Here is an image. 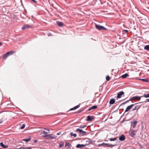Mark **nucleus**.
<instances>
[{
	"label": "nucleus",
	"mask_w": 149,
	"mask_h": 149,
	"mask_svg": "<svg viewBox=\"0 0 149 149\" xmlns=\"http://www.w3.org/2000/svg\"><path fill=\"white\" fill-rule=\"evenodd\" d=\"M117 138L116 137L114 138H111L109 140L111 141H116L117 140Z\"/></svg>",
	"instance_id": "30"
},
{
	"label": "nucleus",
	"mask_w": 149,
	"mask_h": 149,
	"mask_svg": "<svg viewBox=\"0 0 149 149\" xmlns=\"http://www.w3.org/2000/svg\"><path fill=\"white\" fill-rule=\"evenodd\" d=\"M59 147L60 148H61L63 147L64 145V143L62 142H60L59 143Z\"/></svg>",
	"instance_id": "27"
},
{
	"label": "nucleus",
	"mask_w": 149,
	"mask_h": 149,
	"mask_svg": "<svg viewBox=\"0 0 149 149\" xmlns=\"http://www.w3.org/2000/svg\"><path fill=\"white\" fill-rule=\"evenodd\" d=\"M149 102V99H146V100L145 101H144V102H139L138 103H143V102Z\"/></svg>",
	"instance_id": "34"
},
{
	"label": "nucleus",
	"mask_w": 149,
	"mask_h": 149,
	"mask_svg": "<svg viewBox=\"0 0 149 149\" xmlns=\"http://www.w3.org/2000/svg\"><path fill=\"white\" fill-rule=\"evenodd\" d=\"M94 119V116H91L90 115L87 116V121H91L92 120Z\"/></svg>",
	"instance_id": "7"
},
{
	"label": "nucleus",
	"mask_w": 149,
	"mask_h": 149,
	"mask_svg": "<svg viewBox=\"0 0 149 149\" xmlns=\"http://www.w3.org/2000/svg\"><path fill=\"white\" fill-rule=\"evenodd\" d=\"M9 56V55L8 54V53L7 52L3 55L2 57V59L4 60H6L7 58Z\"/></svg>",
	"instance_id": "12"
},
{
	"label": "nucleus",
	"mask_w": 149,
	"mask_h": 149,
	"mask_svg": "<svg viewBox=\"0 0 149 149\" xmlns=\"http://www.w3.org/2000/svg\"><path fill=\"white\" fill-rule=\"evenodd\" d=\"M136 104L137 103L135 104H132L127 107L125 111V112H128L133 107L135 104Z\"/></svg>",
	"instance_id": "5"
},
{
	"label": "nucleus",
	"mask_w": 149,
	"mask_h": 149,
	"mask_svg": "<svg viewBox=\"0 0 149 149\" xmlns=\"http://www.w3.org/2000/svg\"><path fill=\"white\" fill-rule=\"evenodd\" d=\"M48 36H52V35L51 33H49L48 34Z\"/></svg>",
	"instance_id": "40"
},
{
	"label": "nucleus",
	"mask_w": 149,
	"mask_h": 149,
	"mask_svg": "<svg viewBox=\"0 0 149 149\" xmlns=\"http://www.w3.org/2000/svg\"><path fill=\"white\" fill-rule=\"evenodd\" d=\"M136 131L135 130L130 129L129 132V135L131 137L134 138L136 135Z\"/></svg>",
	"instance_id": "2"
},
{
	"label": "nucleus",
	"mask_w": 149,
	"mask_h": 149,
	"mask_svg": "<svg viewBox=\"0 0 149 149\" xmlns=\"http://www.w3.org/2000/svg\"><path fill=\"white\" fill-rule=\"evenodd\" d=\"M31 147H21L17 149H31Z\"/></svg>",
	"instance_id": "23"
},
{
	"label": "nucleus",
	"mask_w": 149,
	"mask_h": 149,
	"mask_svg": "<svg viewBox=\"0 0 149 149\" xmlns=\"http://www.w3.org/2000/svg\"><path fill=\"white\" fill-rule=\"evenodd\" d=\"M45 130H47L48 131H49V130L48 129H46V128H45Z\"/></svg>",
	"instance_id": "46"
},
{
	"label": "nucleus",
	"mask_w": 149,
	"mask_h": 149,
	"mask_svg": "<svg viewBox=\"0 0 149 149\" xmlns=\"http://www.w3.org/2000/svg\"><path fill=\"white\" fill-rule=\"evenodd\" d=\"M97 108V106L94 105L93 106L91 107L90 108H89L88 109V110L89 111H91L92 109H96Z\"/></svg>",
	"instance_id": "15"
},
{
	"label": "nucleus",
	"mask_w": 149,
	"mask_h": 149,
	"mask_svg": "<svg viewBox=\"0 0 149 149\" xmlns=\"http://www.w3.org/2000/svg\"><path fill=\"white\" fill-rule=\"evenodd\" d=\"M128 76V74L127 73H125L121 77H122L124 79L127 77V76Z\"/></svg>",
	"instance_id": "26"
},
{
	"label": "nucleus",
	"mask_w": 149,
	"mask_h": 149,
	"mask_svg": "<svg viewBox=\"0 0 149 149\" xmlns=\"http://www.w3.org/2000/svg\"><path fill=\"white\" fill-rule=\"evenodd\" d=\"M104 143H103L101 144H98V146L99 147L101 146H102L103 145H104Z\"/></svg>",
	"instance_id": "39"
},
{
	"label": "nucleus",
	"mask_w": 149,
	"mask_h": 149,
	"mask_svg": "<svg viewBox=\"0 0 149 149\" xmlns=\"http://www.w3.org/2000/svg\"><path fill=\"white\" fill-rule=\"evenodd\" d=\"M49 132H45V131H43L42 132V134H47Z\"/></svg>",
	"instance_id": "37"
},
{
	"label": "nucleus",
	"mask_w": 149,
	"mask_h": 149,
	"mask_svg": "<svg viewBox=\"0 0 149 149\" xmlns=\"http://www.w3.org/2000/svg\"><path fill=\"white\" fill-rule=\"evenodd\" d=\"M115 99H111L109 101V104H113L115 103Z\"/></svg>",
	"instance_id": "18"
},
{
	"label": "nucleus",
	"mask_w": 149,
	"mask_h": 149,
	"mask_svg": "<svg viewBox=\"0 0 149 149\" xmlns=\"http://www.w3.org/2000/svg\"><path fill=\"white\" fill-rule=\"evenodd\" d=\"M30 139H31V137H29L28 139H22V141H25L26 142H27L29 141L30 140Z\"/></svg>",
	"instance_id": "21"
},
{
	"label": "nucleus",
	"mask_w": 149,
	"mask_h": 149,
	"mask_svg": "<svg viewBox=\"0 0 149 149\" xmlns=\"http://www.w3.org/2000/svg\"><path fill=\"white\" fill-rule=\"evenodd\" d=\"M70 135L71 136H73L74 137L77 136V134L75 133L73 134V132H71L70 133Z\"/></svg>",
	"instance_id": "28"
},
{
	"label": "nucleus",
	"mask_w": 149,
	"mask_h": 149,
	"mask_svg": "<svg viewBox=\"0 0 149 149\" xmlns=\"http://www.w3.org/2000/svg\"><path fill=\"white\" fill-rule=\"evenodd\" d=\"M86 125H81L80 126V128L81 129L84 128L85 127H86Z\"/></svg>",
	"instance_id": "32"
},
{
	"label": "nucleus",
	"mask_w": 149,
	"mask_h": 149,
	"mask_svg": "<svg viewBox=\"0 0 149 149\" xmlns=\"http://www.w3.org/2000/svg\"><path fill=\"white\" fill-rule=\"evenodd\" d=\"M140 107V106L139 105H138L136 106L134 109H132V111H134L135 110H138Z\"/></svg>",
	"instance_id": "20"
},
{
	"label": "nucleus",
	"mask_w": 149,
	"mask_h": 149,
	"mask_svg": "<svg viewBox=\"0 0 149 149\" xmlns=\"http://www.w3.org/2000/svg\"><path fill=\"white\" fill-rule=\"evenodd\" d=\"M2 44L1 42H0V46L2 45Z\"/></svg>",
	"instance_id": "45"
},
{
	"label": "nucleus",
	"mask_w": 149,
	"mask_h": 149,
	"mask_svg": "<svg viewBox=\"0 0 149 149\" xmlns=\"http://www.w3.org/2000/svg\"><path fill=\"white\" fill-rule=\"evenodd\" d=\"M95 26L96 29L98 30H107V29L103 26L98 25L95 23Z\"/></svg>",
	"instance_id": "1"
},
{
	"label": "nucleus",
	"mask_w": 149,
	"mask_h": 149,
	"mask_svg": "<svg viewBox=\"0 0 149 149\" xmlns=\"http://www.w3.org/2000/svg\"><path fill=\"white\" fill-rule=\"evenodd\" d=\"M106 79L107 81H109L110 79V77L109 75H107L106 76Z\"/></svg>",
	"instance_id": "33"
},
{
	"label": "nucleus",
	"mask_w": 149,
	"mask_h": 149,
	"mask_svg": "<svg viewBox=\"0 0 149 149\" xmlns=\"http://www.w3.org/2000/svg\"><path fill=\"white\" fill-rule=\"evenodd\" d=\"M143 96L146 98L149 97V94H144Z\"/></svg>",
	"instance_id": "31"
},
{
	"label": "nucleus",
	"mask_w": 149,
	"mask_h": 149,
	"mask_svg": "<svg viewBox=\"0 0 149 149\" xmlns=\"http://www.w3.org/2000/svg\"><path fill=\"white\" fill-rule=\"evenodd\" d=\"M43 137L46 138L47 137V138L48 139H54L56 138V136H51V134H48V135H43L42 136Z\"/></svg>",
	"instance_id": "4"
},
{
	"label": "nucleus",
	"mask_w": 149,
	"mask_h": 149,
	"mask_svg": "<svg viewBox=\"0 0 149 149\" xmlns=\"http://www.w3.org/2000/svg\"><path fill=\"white\" fill-rule=\"evenodd\" d=\"M97 93H95V95H96Z\"/></svg>",
	"instance_id": "47"
},
{
	"label": "nucleus",
	"mask_w": 149,
	"mask_h": 149,
	"mask_svg": "<svg viewBox=\"0 0 149 149\" xmlns=\"http://www.w3.org/2000/svg\"><path fill=\"white\" fill-rule=\"evenodd\" d=\"M37 141H37L36 140H35L33 141V142L34 143H36V142H37Z\"/></svg>",
	"instance_id": "43"
},
{
	"label": "nucleus",
	"mask_w": 149,
	"mask_h": 149,
	"mask_svg": "<svg viewBox=\"0 0 149 149\" xmlns=\"http://www.w3.org/2000/svg\"><path fill=\"white\" fill-rule=\"evenodd\" d=\"M70 146L71 144H70L69 143H65V146L67 148H68L70 147Z\"/></svg>",
	"instance_id": "25"
},
{
	"label": "nucleus",
	"mask_w": 149,
	"mask_h": 149,
	"mask_svg": "<svg viewBox=\"0 0 149 149\" xmlns=\"http://www.w3.org/2000/svg\"><path fill=\"white\" fill-rule=\"evenodd\" d=\"M88 142L89 143L92 142V141L91 139H89V140L88 141Z\"/></svg>",
	"instance_id": "42"
},
{
	"label": "nucleus",
	"mask_w": 149,
	"mask_h": 149,
	"mask_svg": "<svg viewBox=\"0 0 149 149\" xmlns=\"http://www.w3.org/2000/svg\"><path fill=\"white\" fill-rule=\"evenodd\" d=\"M86 146V145H84L83 144H78L76 145V147L77 148H81L85 147Z\"/></svg>",
	"instance_id": "11"
},
{
	"label": "nucleus",
	"mask_w": 149,
	"mask_h": 149,
	"mask_svg": "<svg viewBox=\"0 0 149 149\" xmlns=\"http://www.w3.org/2000/svg\"><path fill=\"white\" fill-rule=\"evenodd\" d=\"M79 106H80V105H77V106H75V107H74L72 108H71L70 109V111H72V110H75V109H77L79 107Z\"/></svg>",
	"instance_id": "19"
},
{
	"label": "nucleus",
	"mask_w": 149,
	"mask_h": 149,
	"mask_svg": "<svg viewBox=\"0 0 149 149\" xmlns=\"http://www.w3.org/2000/svg\"><path fill=\"white\" fill-rule=\"evenodd\" d=\"M137 123V121L134 120L133 121H132L131 122V126L133 127V128H134L136 125V124Z\"/></svg>",
	"instance_id": "8"
},
{
	"label": "nucleus",
	"mask_w": 149,
	"mask_h": 149,
	"mask_svg": "<svg viewBox=\"0 0 149 149\" xmlns=\"http://www.w3.org/2000/svg\"><path fill=\"white\" fill-rule=\"evenodd\" d=\"M61 134V132H59L57 134V135H60V134Z\"/></svg>",
	"instance_id": "41"
},
{
	"label": "nucleus",
	"mask_w": 149,
	"mask_h": 149,
	"mask_svg": "<svg viewBox=\"0 0 149 149\" xmlns=\"http://www.w3.org/2000/svg\"><path fill=\"white\" fill-rule=\"evenodd\" d=\"M25 126V125L24 124H23L22 126L20 127L21 129H24V128Z\"/></svg>",
	"instance_id": "35"
},
{
	"label": "nucleus",
	"mask_w": 149,
	"mask_h": 149,
	"mask_svg": "<svg viewBox=\"0 0 149 149\" xmlns=\"http://www.w3.org/2000/svg\"><path fill=\"white\" fill-rule=\"evenodd\" d=\"M104 145L107 146L108 147L110 148H112L114 146H115V145L109 144L108 143H104Z\"/></svg>",
	"instance_id": "17"
},
{
	"label": "nucleus",
	"mask_w": 149,
	"mask_h": 149,
	"mask_svg": "<svg viewBox=\"0 0 149 149\" xmlns=\"http://www.w3.org/2000/svg\"><path fill=\"white\" fill-rule=\"evenodd\" d=\"M123 32H126V33H128L129 31L125 29L123 30Z\"/></svg>",
	"instance_id": "36"
},
{
	"label": "nucleus",
	"mask_w": 149,
	"mask_h": 149,
	"mask_svg": "<svg viewBox=\"0 0 149 149\" xmlns=\"http://www.w3.org/2000/svg\"><path fill=\"white\" fill-rule=\"evenodd\" d=\"M14 52L13 51H11L10 52H8L7 53H8V54H9V55H10L12 54H13L14 53Z\"/></svg>",
	"instance_id": "29"
},
{
	"label": "nucleus",
	"mask_w": 149,
	"mask_h": 149,
	"mask_svg": "<svg viewBox=\"0 0 149 149\" xmlns=\"http://www.w3.org/2000/svg\"><path fill=\"white\" fill-rule=\"evenodd\" d=\"M125 139V135L123 134H122L119 137V139L120 141H123Z\"/></svg>",
	"instance_id": "9"
},
{
	"label": "nucleus",
	"mask_w": 149,
	"mask_h": 149,
	"mask_svg": "<svg viewBox=\"0 0 149 149\" xmlns=\"http://www.w3.org/2000/svg\"><path fill=\"white\" fill-rule=\"evenodd\" d=\"M0 145L3 148H6L8 147V145H5L2 142L0 143Z\"/></svg>",
	"instance_id": "14"
},
{
	"label": "nucleus",
	"mask_w": 149,
	"mask_h": 149,
	"mask_svg": "<svg viewBox=\"0 0 149 149\" xmlns=\"http://www.w3.org/2000/svg\"><path fill=\"white\" fill-rule=\"evenodd\" d=\"M31 26L28 24H25L23 26V27H22V30H24L26 29H27L29 28H31Z\"/></svg>",
	"instance_id": "13"
},
{
	"label": "nucleus",
	"mask_w": 149,
	"mask_h": 149,
	"mask_svg": "<svg viewBox=\"0 0 149 149\" xmlns=\"http://www.w3.org/2000/svg\"><path fill=\"white\" fill-rule=\"evenodd\" d=\"M2 122V121L1 120H0V124Z\"/></svg>",
	"instance_id": "44"
},
{
	"label": "nucleus",
	"mask_w": 149,
	"mask_h": 149,
	"mask_svg": "<svg viewBox=\"0 0 149 149\" xmlns=\"http://www.w3.org/2000/svg\"><path fill=\"white\" fill-rule=\"evenodd\" d=\"M148 107H149V105Z\"/></svg>",
	"instance_id": "48"
},
{
	"label": "nucleus",
	"mask_w": 149,
	"mask_h": 149,
	"mask_svg": "<svg viewBox=\"0 0 149 149\" xmlns=\"http://www.w3.org/2000/svg\"><path fill=\"white\" fill-rule=\"evenodd\" d=\"M140 80H141L143 81L147 82H149V80L148 79H140Z\"/></svg>",
	"instance_id": "22"
},
{
	"label": "nucleus",
	"mask_w": 149,
	"mask_h": 149,
	"mask_svg": "<svg viewBox=\"0 0 149 149\" xmlns=\"http://www.w3.org/2000/svg\"><path fill=\"white\" fill-rule=\"evenodd\" d=\"M124 94V92L123 91H120L117 94V97L118 98H120L121 97V95Z\"/></svg>",
	"instance_id": "10"
},
{
	"label": "nucleus",
	"mask_w": 149,
	"mask_h": 149,
	"mask_svg": "<svg viewBox=\"0 0 149 149\" xmlns=\"http://www.w3.org/2000/svg\"><path fill=\"white\" fill-rule=\"evenodd\" d=\"M144 49L145 50L149 51V45H146L144 47Z\"/></svg>",
	"instance_id": "24"
},
{
	"label": "nucleus",
	"mask_w": 149,
	"mask_h": 149,
	"mask_svg": "<svg viewBox=\"0 0 149 149\" xmlns=\"http://www.w3.org/2000/svg\"><path fill=\"white\" fill-rule=\"evenodd\" d=\"M129 101V100H127L123 103L121 105H122V104H125L126 103H127V102H128Z\"/></svg>",
	"instance_id": "38"
},
{
	"label": "nucleus",
	"mask_w": 149,
	"mask_h": 149,
	"mask_svg": "<svg viewBox=\"0 0 149 149\" xmlns=\"http://www.w3.org/2000/svg\"><path fill=\"white\" fill-rule=\"evenodd\" d=\"M143 96H142L141 97H139L138 96H135L132 97L131 99L130 100H139L141 99V97H142Z\"/></svg>",
	"instance_id": "6"
},
{
	"label": "nucleus",
	"mask_w": 149,
	"mask_h": 149,
	"mask_svg": "<svg viewBox=\"0 0 149 149\" xmlns=\"http://www.w3.org/2000/svg\"><path fill=\"white\" fill-rule=\"evenodd\" d=\"M76 131L79 132L82 136H84L86 134V132L83 131L82 130L79 129H77Z\"/></svg>",
	"instance_id": "3"
},
{
	"label": "nucleus",
	"mask_w": 149,
	"mask_h": 149,
	"mask_svg": "<svg viewBox=\"0 0 149 149\" xmlns=\"http://www.w3.org/2000/svg\"><path fill=\"white\" fill-rule=\"evenodd\" d=\"M56 23L60 27H61L63 26V24L61 22L57 21L56 22Z\"/></svg>",
	"instance_id": "16"
}]
</instances>
